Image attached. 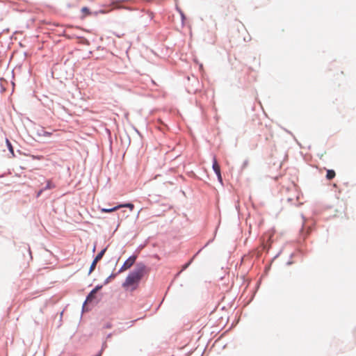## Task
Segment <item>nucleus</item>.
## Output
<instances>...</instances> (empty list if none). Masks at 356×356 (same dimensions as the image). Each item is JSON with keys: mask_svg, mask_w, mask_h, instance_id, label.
<instances>
[{"mask_svg": "<svg viewBox=\"0 0 356 356\" xmlns=\"http://www.w3.org/2000/svg\"><path fill=\"white\" fill-rule=\"evenodd\" d=\"M145 270L146 267L144 264H138L136 269L127 277L122 284L123 287H132L133 289H135L142 277L144 276Z\"/></svg>", "mask_w": 356, "mask_h": 356, "instance_id": "obj_1", "label": "nucleus"}, {"mask_svg": "<svg viewBox=\"0 0 356 356\" xmlns=\"http://www.w3.org/2000/svg\"><path fill=\"white\" fill-rule=\"evenodd\" d=\"M134 207V206L133 204L128 203V204H119V205L115 206L113 207H111V208H101V211L102 212L109 213V212L116 211L120 208H128L129 209V211H131L133 210Z\"/></svg>", "mask_w": 356, "mask_h": 356, "instance_id": "obj_2", "label": "nucleus"}, {"mask_svg": "<svg viewBox=\"0 0 356 356\" xmlns=\"http://www.w3.org/2000/svg\"><path fill=\"white\" fill-rule=\"evenodd\" d=\"M136 259V256H131L129 258H128L124 261L122 266L120 269L119 273L124 272V271L128 270L129 268H130L135 263Z\"/></svg>", "mask_w": 356, "mask_h": 356, "instance_id": "obj_3", "label": "nucleus"}, {"mask_svg": "<svg viewBox=\"0 0 356 356\" xmlns=\"http://www.w3.org/2000/svg\"><path fill=\"white\" fill-rule=\"evenodd\" d=\"M213 169L214 172H216V175L218 176V179L222 181V177L220 173V165L218 163V161L216 160V158L214 156L213 159Z\"/></svg>", "mask_w": 356, "mask_h": 356, "instance_id": "obj_4", "label": "nucleus"}, {"mask_svg": "<svg viewBox=\"0 0 356 356\" xmlns=\"http://www.w3.org/2000/svg\"><path fill=\"white\" fill-rule=\"evenodd\" d=\"M101 288L102 286H97L95 289H93L88 295L85 303L91 302L95 298V294L99 290L101 289Z\"/></svg>", "mask_w": 356, "mask_h": 356, "instance_id": "obj_5", "label": "nucleus"}, {"mask_svg": "<svg viewBox=\"0 0 356 356\" xmlns=\"http://www.w3.org/2000/svg\"><path fill=\"white\" fill-rule=\"evenodd\" d=\"M275 229H272V230H270V231L268 232V234H267L268 235V239H267V241H266V243H267L269 245H270L273 243V239H272V237H273V235L275 234Z\"/></svg>", "mask_w": 356, "mask_h": 356, "instance_id": "obj_6", "label": "nucleus"}, {"mask_svg": "<svg viewBox=\"0 0 356 356\" xmlns=\"http://www.w3.org/2000/svg\"><path fill=\"white\" fill-rule=\"evenodd\" d=\"M336 174L333 170H327L326 174V178L329 180L332 179L335 177Z\"/></svg>", "mask_w": 356, "mask_h": 356, "instance_id": "obj_7", "label": "nucleus"}, {"mask_svg": "<svg viewBox=\"0 0 356 356\" xmlns=\"http://www.w3.org/2000/svg\"><path fill=\"white\" fill-rule=\"evenodd\" d=\"M81 13L83 14V17H86V16L91 15V12L90 11L89 8L87 7H83L81 8Z\"/></svg>", "mask_w": 356, "mask_h": 356, "instance_id": "obj_8", "label": "nucleus"}, {"mask_svg": "<svg viewBox=\"0 0 356 356\" xmlns=\"http://www.w3.org/2000/svg\"><path fill=\"white\" fill-rule=\"evenodd\" d=\"M106 249H104L102 250L101 252H99L97 256L95 257V262H98L102 258V257L104 256L105 252H106Z\"/></svg>", "mask_w": 356, "mask_h": 356, "instance_id": "obj_9", "label": "nucleus"}, {"mask_svg": "<svg viewBox=\"0 0 356 356\" xmlns=\"http://www.w3.org/2000/svg\"><path fill=\"white\" fill-rule=\"evenodd\" d=\"M6 145H7V146L8 147V149H9L12 156H15L14 150H13V146H12L10 142L9 141L8 139H6Z\"/></svg>", "mask_w": 356, "mask_h": 356, "instance_id": "obj_10", "label": "nucleus"}, {"mask_svg": "<svg viewBox=\"0 0 356 356\" xmlns=\"http://www.w3.org/2000/svg\"><path fill=\"white\" fill-rule=\"evenodd\" d=\"M97 262H95V260H93V261H92V264H91V266L90 267V270H89L90 273H92L95 270V268L96 267V265H97Z\"/></svg>", "mask_w": 356, "mask_h": 356, "instance_id": "obj_11", "label": "nucleus"}, {"mask_svg": "<svg viewBox=\"0 0 356 356\" xmlns=\"http://www.w3.org/2000/svg\"><path fill=\"white\" fill-rule=\"evenodd\" d=\"M54 187V186L52 184L51 181H48L45 188H52Z\"/></svg>", "mask_w": 356, "mask_h": 356, "instance_id": "obj_12", "label": "nucleus"}, {"mask_svg": "<svg viewBox=\"0 0 356 356\" xmlns=\"http://www.w3.org/2000/svg\"><path fill=\"white\" fill-rule=\"evenodd\" d=\"M41 135L44 136H51V133L46 131H43L42 134Z\"/></svg>", "mask_w": 356, "mask_h": 356, "instance_id": "obj_13", "label": "nucleus"}, {"mask_svg": "<svg viewBox=\"0 0 356 356\" xmlns=\"http://www.w3.org/2000/svg\"><path fill=\"white\" fill-rule=\"evenodd\" d=\"M180 13H181V15L182 19H184V15L183 14V13H182V12H180Z\"/></svg>", "mask_w": 356, "mask_h": 356, "instance_id": "obj_14", "label": "nucleus"}, {"mask_svg": "<svg viewBox=\"0 0 356 356\" xmlns=\"http://www.w3.org/2000/svg\"><path fill=\"white\" fill-rule=\"evenodd\" d=\"M99 13H103V14L106 13V12L104 10H100V11H99Z\"/></svg>", "mask_w": 356, "mask_h": 356, "instance_id": "obj_15", "label": "nucleus"}, {"mask_svg": "<svg viewBox=\"0 0 356 356\" xmlns=\"http://www.w3.org/2000/svg\"><path fill=\"white\" fill-rule=\"evenodd\" d=\"M188 265H189V264H186L185 266L184 267V268H187Z\"/></svg>", "mask_w": 356, "mask_h": 356, "instance_id": "obj_16", "label": "nucleus"}]
</instances>
